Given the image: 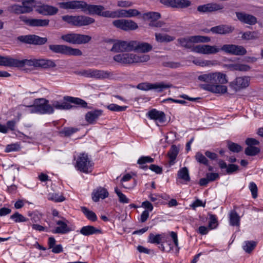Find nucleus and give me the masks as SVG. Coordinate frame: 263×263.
Instances as JSON below:
<instances>
[{
    "instance_id": "1",
    "label": "nucleus",
    "mask_w": 263,
    "mask_h": 263,
    "mask_svg": "<svg viewBox=\"0 0 263 263\" xmlns=\"http://www.w3.org/2000/svg\"><path fill=\"white\" fill-rule=\"evenodd\" d=\"M60 8L64 9H81L90 14L101 15L105 8L102 5H89L84 1H71L58 3Z\"/></svg>"
},
{
    "instance_id": "2",
    "label": "nucleus",
    "mask_w": 263,
    "mask_h": 263,
    "mask_svg": "<svg viewBox=\"0 0 263 263\" xmlns=\"http://www.w3.org/2000/svg\"><path fill=\"white\" fill-rule=\"evenodd\" d=\"M210 41L211 38L210 37L202 35L189 36L186 37H181L177 40L180 46L190 49L191 51L196 53L198 45H195V44L208 43L210 42Z\"/></svg>"
},
{
    "instance_id": "3",
    "label": "nucleus",
    "mask_w": 263,
    "mask_h": 263,
    "mask_svg": "<svg viewBox=\"0 0 263 263\" xmlns=\"http://www.w3.org/2000/svg\"><path fill=\"white\" fill-rule=\"evenodd\" d=\"M64 101L61 102L58 101H54L52 102V106L53 108H55L59 110H68L72 108L73 106L68 103H72L75 104L79 105L82 107L86 108L87 107V103L84 100L79 98H74L70 96H65L63 98Z\"/></svg>"
},
{
    "instance_id": "4",
    "label": "nucleus",
    "mask_w": 263,
    "mask_h": 263,
    "mask_svg": "<svg viewBox=\"0 0 263 263\" xmlns=\"http://www.w3.org/2000/svg\"><path fill=\"white\" fill-rule=\"evenodd\" d=\"M62 18L68 24L77 27L88 26L95 22L93 18L84 15L75 16L66 15L63 16Z\"/></svg>"
},
{
    "instance_id": "5",
    "label": "nucleus",
    "mask_w": 263,
    "mask_h": 263,
    "mask_svg": "<svg viewBox=\"0 0 263 263\" xmlns=\"http://www.w3.org/2000/svg\"><path fill=\"white\" fill-rule=\"evenodd\" d=\"M198 79L208 84H224L228 82L227 75L220 72L202 74L198 76Z\"/></svg>"
},
{
    "instance_id": "6",
    "label": "nucleus",
    "mask_w": 263,
    "mask_h": 263,
    "mask_svg": "<svg viewBox=\"0 0 263 263\" xmlns=\"http://www.w3.org/2000/svg\"><path fill=\"white\" fill-rule=\"evenodd\" d=\"M49 48L52 52L55 53L74 56L82 55V52L80 49L72 48L64 45L51 44L49 45Z\"/></svg>"
},
{
    "instance_id": "7",
    "label": "nucleus",
    "mask_w": 263,
    "mask_h": 263,
    "mask_svg": "<svg viewBox=\"0 0 263 263\" xmlns=\"http://www.w3.org/2000/svg\"><path fill=\"white\" fill-rule=\"evenodd\" d=\"M173 87V85L170 83H166L164 82L160 83H151L148 82H143L139 83L137 88L140 90L144 91H148L155 90L158 92H161L163 89Z\"/></svg>"
},
{
    "instance_id": "8",
    "label": "nucleus",
    "mask_w": 263,
    "mask_h": 263,
    "mask_svg": "<svg viewBox=\"0 0 263 263\" xmlns=\"http://www.w3.org/2000/svg\"><path fill=\"white\" fill-rule=\"evenodd\" d=\"M76 167L78 170L85 173L91 172L92 163L87 154L82 153L77 158Z\"/></svg>"
},
{
    "instance_id": "9",
    "label": "nucleus",
    "mask_w": 263,
    "mask_h": 263,
    "mask_svg": "<svg viewBox=\"0 0 263 263\" xmlns=\"http://www.w3.org/2000/svg\"><path fill=\"white\" fill-rule=\"evenodd\" d=\"M19 41L28 44L42 45L47 42V37H42L35 34L21 35L17 37Z\"/></svg>"
},
{
    "instance_id": "10",
    "label": "nucleus",
    "mask_w": 263,
    "mask_h": 263,
    "mask_svg": "<svg viewBox=\"0 0 263 263\" xmlns=\"http://www.w3.org/2000/svg\"><path fill=\"white\" fill-rule=\"evenodd\" d=\"M220 49V51L232 55H243L247 53V50L243 46L234 44H224Z\"/></svg>"
},
{
    "instance_id": "11",
    "label": "nucleus",
    "mask_w": 263,
    "mask_h": 263,
    "mask_svg": "<svg viewBox=\"0 0 263 263\" xmlns=\"http://www.w3.org/2000/svg\"><path fill=\"white\" fill-rule=\"evenodd\" d=\"M39 114H52L54 112L53 107L49 104V101L44 98L36 99L34 100Z\"/></svg>"
},
{
    "instance_id": "12",
    "label": "nucleus",
    "mask_w": 263,
    "mask_h": 263,
    "mask_svg": "<svg viewBox=\"0 0 263 263\" xmlns=\"http://www.w3.org/2000/svg\"><path fill=\"white\" fill-rule=\"evenodd\" d=\"M116 27L124 31L134 30L138 28V26L134 21L130 20H117L112 22Z\"/></svg>"
},
{
    "instance_id": "13",
    "label": "nucleus",
    "mask_w": 263,
    "mask_h": 263,
    "mask_svg": "<svg viewBox=\"0 0 263 263\" xmlns=\"http://www.w3.org/2000/svg\"><path fill=\"white\" fill-rule=\"evenodd\" d=\"M250 81L249 77H239L236 78L233 81L230 83V87L235 91H239L241 89L248 87Z\"/></svg>"
},
{
    "instance_id": "14",
    "label": "nucleus",
    "mask_w": 263,
    "mask_h": 263,
    "mask_svg": "<svg viewBox=\"0 0 263 263\" xmlns=\"http://www.w3.org/2000/svg\"><path fill=\"white\" fill-rule=\"evenodd\" d=\"M19 18L25 24L31 27H46L49 23L48 19L29 18L25 15H21Z\"/></svg>"
},
{
    "instance_id": "15",
    "label": "nucleus",
    "mask_w": 263,
    "mask_h": 263,
    "mask_svg": "<svg viewBox=\"0 0 263 263\" xmlns=\"http://www.w3.org/2000/svg\"><path fill=\"white\" fill-rule=\"evenodd\" d=\"M110 51L115 53L132 51V41H118L114 43Z\"/></svg>"
},
{
    "instance_id": "16",
    "label": "nucleus",
    "mask_w": 263,
    "mask_h": 263,
    "mask_svg": "<svg viewBox=\"0 0 263 263\" xmlns=\"http://www.w3.org/2000/svg\"><path fill=\"white\" fill-rule=\"evenodd\" d=\"M223 9V6L222 5L216 3H211L199 5L197 8V11L200 13H212L220 11Z\"/></svg>"
},
{
    "instance_id": "17",
    "label": "nucleus",
    "mask_w": 263,
    "mask_h": 263,
    "mask_svg": "<svg viewBox=\"0 0 263 263\" xmlns=\"http://www.w3.org/2000/svg\"><path fill=\"white\" fill-rule=\"evenodd\" d=\"M152 48V46L148 43L132 41V51L146 53L151 51Z\"/></svg>"
},
{
    "instance_id": "18",
    "label": "nucleus",
    "mask_w": 263,
    "mask_h": 263,
    "mask_svg": "<svg viewBox=\"0 0 263 263\" xmlns=\"http://www.w3.org/2000/svg\"><path fill=\"white\" fill-rule=\"evenodd\" d=\"M197 53L203 54H214L220 51V49L216 45H198Z\"/></svg>"
},
{
    "instance_id": "19",
    "label": "nucleus",
    "mask_w": 263,
    "mask_h": 263,
    "mask_svg": "<svg viewBox=\"0 0 263 263\" xmlns=\"http://www.w3.org/2000/svg\"><path fill=\"white\" fill-rule=\"evenodd\" d=\"M236 15L238 20L244 24L254 25L257 22V18L250 14L241 12H236Z\"/></svg>"
},
{
    "instance_id": "20",
    "label": "nucleus",
    "mask_w": 263,
    "mask_h": 263,
    "mask_svg": "<svg viewBox=\"0 0 263 263\" xmlns=\"http://www.w3.org/2000/svg\"><path fill=\"white\" fill-rule=\"evenodd\" d=\"M36 11L39 14L44 15H53L58 12V9L54 6L42 5L36 7Z\"/></svg>"
},
{
    "instance_id": "21",
    "label": "nucleus",
    "mask_w": 263,
    "mask_h": 263,
    "mask_svg": "<svg viewBox=\"0 0 263 263\" xmlns=\"http://www.w3.org/2000/svg\"><path fill=\"white\" fill-rule=\"evenodd\" d=\"M220 84H203L201 85V87L213 93L223 94L227 92V86Z\"/></svg>"
},
{
    "instance_id": "22",
    "label": "nucleus",
    "mask_w": 263,
    "mask_h": 263,
    "mask_svg": "<svg viewBox=\"0 0 263 263\" xmlns=\"http://www.w3.org/2000/svg\"><path fill=\"white\" fill-rule=\"evenodd\" d=\"M36 59H24L23 60H19L17 59L11 58V65L10 67H22L25 65L31 66H33L36 67Z\"/></svg>"
},
{
    "instance_id": "23",
    "label": "nucleus",
    "mask_w": 263,
    "mask_h": 263,
    "mask_svg": "<svg viewBox=\"0 0 263 263\" xmlns=\"http://www.w3.org/2000/svg\"><path fill=\"white\" fill-rule=\"evenodd\" d=\"M234 27L228 25H220L213 27L210 29V31L214 33L225 34L232 32Z\"/></svg>"
},
{
    "instance_id": "24",
    "label": "nucleus",
    "mask_w": 263,
    "mask_h": 263,
    "mask_svg": "<svg viewBox=\"0 0 263 263\" xmlns=\"http://www.w3.org/2000/svg\"><path fill=\"white\" fill-rule=\"evenodd\" d=\"M114 61L123 65L132 64V53H123L115 55L113 57Z\"/></svg>"
},
{
    "instance_id": "25",
    "label": "nucleus",
    "mask_w": 263,
    "mask_h": 263,
    "mask_svg": "<svg viewBox=\"0 0 263 263\" xmlns=\"http://www.w3.org/2000/svg\"><path fill=\"white\" fill-rule=\"evenodd\" d=\"M113 76L112 72L98 69H90V78L98 79H108Z\"/></svg>"
},
{
    "instance_id": "26",
    "label": "nucleus",
    "mask_w": 263,
    "mask_h": 263,
    "mask_svg": "<svg viewBox=\"0 0 263 263\" xmlns=\"http://www.w3.org/2000/svg\"><path fill=\"white\" fill-rule=\"evenodd\" d=\"M167 238L165 234L154 235L151 233L148 236V241L151 243L160 244L166 242Z\"/></svg>"
},
{
    "instance_id": "27",
    "label": "nucleus",
    "mask_w": 263,
    "mask_h": 263,
    "mask_svg": "<svg viewBox=\"0 0 263 263\" xmlns=\"http://www.w3.org/2000/svg\"><path fill=\"white\" fill-rule=\"evenodd\" d=\"M56 66L55 62L49 59H36V67H40L44 69L53 68Z\"/></svg>"
},
{
    "instance_id": "28",
    "label": "nucleus",
    "mask_w": 263,
    "mask_h": 263,
    "mask_svg": "<svg viewBox=\"0 0 263 263\" xmlns=\"http://www.w3.org/2000/svg\"><path fill=\"white\" fill-rule=\"evenodd\" d=\"M26 7V8H24L23 7L22 5L21 6L17 4H13L8 8V10L9 12L16 14L30 13L31 9L28 7Z\"/></svg>"
},
{
    "instance_id": "29",
    "label": "nucleus",
    "mask_w": 263,
    "mask_h": 263,
    "mask_svg": "<svg viewBox=\"0 0 263 263\" xmlns=\"http://www.w3.org/2000/svg\"><path fill=\"white\" fill-rule=\"evenodd\" d=\"M80 232L81 234L85 236H88L97 234H102V233L101 229H97L92 226L83 227L81 229Z\"/></svg>"
},
{
    "instance_id": "30",
    "label": "nucleus",
    "mask_w": 263,
    "mask_h": 263,
    "mask_svg": "<svg viewBox=\"0 0 263 263\" xmlns=\"http://www.w3.org/2000/svg\"><path fill=\"white\" fill-rule=\"evenodd\" d=\"M92 200L95 202H97L100 198L105 199L108 196V192L103 187H100L96 191L93 192L92 195Z\"/></svg>"
},
{
    "instance_id": "31",
    "label": "nucleus",
    "mask_w": 263,
    "mask_h": 263,
    "mask_svg": "<svg viewBox=\"0 0 263 263\" xmlns=\"http://www.w3.org/2000/svg\"><path fill=\"white\" fill-rule=\"evenodd\" d=\"M57 224L58 226L52 232L55 234H66L70 231V228L67 226V223L62 220L57 221Z\"/></svg>"
},
{
    "instance_id": "32",
    "label": "nucleus",
    "mask_w": 263,
    "mask_h": 263,
    "mask_svg": "<svg viewBox=\"0 0 263 263\" xmlns=\"http://www.w3.org/2000/svg\"><path fill=\"white\" fill-rule=\"evenodd\" d=\"M148 115L151 119L158 120L160 122L165 121V116L163 112L153 109L148 112Z\"/></svg>"
},
{
    "instance_id": "33",
    "label": "nucleus",
    "mask_w": 263,
    "mask_h": 263,
    "mask_svg": "<svg viewBox=\"0 0 263 263\" xmlns=\"http://www.w3.org/2000/svg\"><path fill=\"white\" fill-rule=\"evenodd\" d=\"M101 110H95L88 112L85 115V119L90 124H93L98 117L102 115Z\"/></svg>"
},
{
    "instance_id": "34",
    "label": "nucleus",
    "mask_w": 263,
    "mask_h": 263,
    "mask_svg": "<svg viewBox=\"0 0 263 263\" xmlns=\"http://www.w3.org/2000/svg\"><path fill=\"white\" fill-rule=\"evenodd\" d=\"M193 63L196 65L201 67H211L216 65L218 63L216 60H206L200 59L193 60Z\"/></svg>"
},
{
    "instance_id": "35",
    "label": "nucleus",
    "mask_w": 263,
    "mask_h": 263,
    "mask_svg": "<svg viewBox=\"0 0 263 263\" xmlns=\"http://www.w3.org/2000/svg\"><path fill=\"white\" fill-rule=\"evenodd\" d=\"M150 57L147 54H137L132 53V64L138 63H144L148 61Z\"/></svg>"
},
{
    "instance_id": "36",
    "label": "nucleus",
    "mask_w": 263,
    "mask_h": 263,
    "mask_svg": "<svg viewBox=\"0 0 263 263\" xmlns=\"http://www.w3.org/2000/svg\"><path fill=\"white\" fill-rule=\"evenodd\" d=\"M179 148L176 145H172L167 153V156L170 160V164H173L179 153Z\"/></svg>"
},
{
    "instance_id": "37",
    "label": "nucleus",
    "mask_w": 263,
    "mask_h": 263,
    "mask_svg": "<svg viewBox=\"0 0 263 263\" xmlns=\"http://www.w3.org/2000/svg\"><path fill=\"white\" fill-rule=\"evenodd\" d=\"M226 67L230 70L247 71L250 69V67L249 65L239 63L228 64L226 65Z\"/></svg>"
},
{
    "instance_id": "38",
    "label": "nucleus",
    "mask_w": 263,
    "mask_h": 263,
    "mask_svg": "<svg viewBox=\"0 0 263 263\" xmlns=\"http://www.w3.org/2000/svg\"><path fill=\"white\" fill-rule=\"evenodd\" d=\"M192 5L191 2L189 0H173L172 8H186Z\"/></svg>"
},
{
    "instance_id": "39",
    "label": "nucleus",
    "mask_w": 263,
    "mask_h": 263,
    "mask_svg": "<svg viewBox=\"0 0 263 263\" xmlns=\"http://www.w3.org/2000/svg\"><path fill=\"white\" fill-rule=\"evenodd\" d=\"M230 223L233 226H239L240 217L235 211H232L229 214Z\"/></svg>"
},
{
    "instance_id": "40",
    "label": "nucleus",
    "mask_w": 263,
    "mask_h": 263,
    "mask_svg": "<svg viewBox=\"0 0 263 263\" xmlns=\"http://www.w3.org/2000/svg\"><path fill=\"white\" fill-rule=\"evenodd\" d=\"M76 44H86L90 41L91 37L88 35L76 33Z\"/></svg>"
},
{
    "instance_id": "41",
    "label": "nucleus",
    "mask_w": 263,
    "mask_h": 263,
    "mask_svg": "<svg viewBox=\"0 0 263 263\" xmlns=\"http://www.w3.org/2000/svg\"><path fill=\"white\" fill-rule=\"evenodd\" d=\"M156 40L160 43L170 42L174 40V37L167 34L163 35L161 33H155Z\"/></svg>"
},
{
    "instance_id": "42",
    "label": "nucleus",
    "mask_w": 263,
    "mask_h": 263,
    "mask_svg": "<svg viewBox=\"0 0 263 263\" xmlns=\"http://www.w3.org/2000/svg\"><path fill=\"white\" fill-rule=\"evenodd\" d=\"M177 175L179 178L182 179L185 182H189L190 180L189 171L186 167L181 168L178 172Z\"/></svg>"
},
{
    "instance_id": "43",
    "label": "nucleus",
    "mask_w": 263,
    "mask_h": 263,
    "mask_svg": "<svg viewBox=\"0 0 263 263\" xmlns=\"http://www.w3.org/2000/svg\"><path fill=\"white\" fill-rule=\"evenodd\" d=\"M144 20L151 21H157L161 17L160 13L156 12H149L143 14Z\"/></svg>"
},
{
    "instance_id": "44",
    "label": "nucleus",
    "mask_w": 263,
    "mask_h": 263,
    "mask_svg": "<svg viewBox=\"0 0 263 263\" xmlns=\"http://www.w3.org/2000/svg\"><path fill=\"white\" fill-rule=\"evenodd\" d=\"M81 210L89 220L92 221L97 220V217L96 214L93 212L90 211L85 206L81 207Z\"/></svg>"
},
{
    "instance_id": "45",
    "label": "nucleus",
    "mask_w": 263,
    "mask_h": 263,
    "mask_svg": "<svg viewBox=\"0 0 263 263\" xmlns=\"http://www.w3.org/2000/svg\"><path fill=\"white\" fill-rule=\"evenodd\" d=\"M154 159L151 157L149 156H142L138 160V164L141 165L140 168L142 169L147 168V166L146 165H143V164L146 163H152L153 162Z\"/></svg>"
},
{
    "instance_id": "46",
    "label": "nucleus",
    "mask_w": 263,
    "mask_h": 263,
    "mask_svg": "<svg viewBox=\"0 0 263 263\" xmlns=\"http://www.w3.org/2000/svg\"><path fill=\"white\" fill-rule=\"evenodd\" d=\"M77 131L78 129L74 127H64L63 129H62L61 131L59 132V134L61 136L69 137L72 134L77 132Z\"/></svg>"
},
{
    "instance_id": "47",
    "label": "nucleus",
    "mask_w": 263,
    "mask_h": 263,
    "mask_svg": "<svg viewBox=\"0 0 263 263\" xmlns=\"http://www.w3.org/2000/svg\"><path fill=\"white\" fill-rule=\"evenodd\" d=\"M260 148L256 146H248L245 151L246 155L249 156H254L257 155L260 153Z\"/></svg>"
},
{
    "instance_id": "48",
    "label": "nucleus",
    "mask_w": 263,
    "mask_h": 263,
    "mask_svg": "<svg viewBox=\"0 0 263 263\" xmlns=\"http://www.w3.org/2000/svg\"><path fill=\"white\" fill-rule=\"evenodd\" d=\"M256 246V242L254 241H246L244 242L243 249L246 252L250 253L254 249Z\"/></svg>"
},
{
    "instance_id": "49",
    "label": "nucleus",
    "mask_w": 263,
    "mask_h": 263,
    "mask_svg": "<svg viewBox=\"0 0 263 263\" xmlns=\"http://www.w3.org/2000/svg\"><path fill=\"white\" fill-rule=\"evenodd\" d=\"M242 39L246 40H250L257 39L258 33L255 31H247L242 33Z\"/></svg>"
},
{
    "instance_id": "50",
    "label": "nucleus",
    "mask_w": 263,
    "mask_h": 263,
    "mask_svg": "<svg viewBox=\"0 0 263 263\" xmlns=\"http://www.w3.org/2000/svg\"><path fill=\"white\" fill-rule=\"evenodd\" d=\"M15 222H22L27 221L28 219L25 218L23 215L16 212L10 216Z\"/></svg>"
},
{
    "instance_id": "51",
    "label": "nucleus",
    "mask_w": 263,
    "mask_h": 263,
    "mask_svg": "<svg viewBox=\"0 0 263 263\" xmlns=\"http://www.w3.org/2000/svg\"><path fill=\"white\" fill-rule=\"evenodd\" d=\"M76 33H70L63 35L61 39L66 42L69 43L76 44Z\"/></svg>"
},
{
    "instance_id": "52",
    "label": "nucleus",
    "mask_w": 263,
    "mask_h": 263,
    "mask_svg": "<svg viewBox=\"0 0 263 263\" xmlns=\"http://www.w3.org/2000/svg\"><path fill=\"white\" fill-rule=\"evenodd\" d=\"M107 108L112 111H123L126 109L127 106H121L115 104H110L107 106Z\"/></svg>"
},
{
    "instance_id": "53",
    "label": "nucleus",
    "mask_w": 263,
    "mask_h": 263,
    "mask_svg": "<svg viewBox=\"0 0 263 263\" xmlns=\"http://www.w3.org/2000/svg\"><path fill=\"white\" fill-rule=\"evenodd\" d=\"M228 145L229 149L234 153H239L242 150V147L235 143L230 142L228 143Z\"/></svg>"
},
{
    "instance_id": "54",
    "label": "nucleus",
    "mask_w": 263,
    "mask_h": 263,
    "mask_svg": "<svg viewBox=\"0 0 263 263\" xmlns=\"http://www.w3.org/2000/svg\"><path fill=\"white\" fill-rule=\"evenodd\" d=\"M115 191L117 195H118L119 197V200L120 202L123 203H128L129 200L126 197V196L122 193L118 189V187H115Z\"/></svg>"
},
{
    "instance_id": "55",
    "label": "nucleus",
    "mask_w": 263,
    "mask_h": 263,
    "mask_svg": "<svg viewBox=\"0 0 263 263\" xmlns=\"http://www.w3.org/2000/svg\"><path fill=\"white\" fill-rule=\"evenodd\" d=\"M48 199L55 202H62L65 199L63 195L57 193L49 194Z\"/></svg>"
},
{
    "instance_id": "56",
    "label": "nucleus",
    "mask_w": 263,
    "mask_h": 263,
    "mask_svg": "<svg viewBox=\"0 0 263 263\" xmlns=\"http://www.w3.org/2000/svg\"><path fill=\"white\" fill-rule=\"evenodd\" d=\"M28 215L30 217V219L33 223L38 222L40 221L42 215L36 212L28 213Z\"/></svg>"
},
{
    "instance_id": "57",
    "label": "nucleus",
    "mask_w": 263,
    "mask_h": 263,
    "mask_svg": "<svg viewBox=\"0 0 263 263\" xmlns=\"http://www.w3.org/2000/svg\"><path fill=\"white\" fill-rule=\"evenodd\" d=\"M209 227L211 229L215 228L217 226V220L215 215L210 214L209 215Z\"/></svg>"
},
{
    "instance_id": "58",
    "label": "nucleus",
    "mask_w": 263,
    "mask_h": 263,
    "mask_svg": "<svg viewBox=\"0 0 263 263\" xmlns=\"http://www.w3.org/2000/svg\"><path fill=\"white\" fill-rule=\"evenodd\" d=\"M20 149V145L17 143H13L7 145L5 152L9 153L11 152L18 151Z\"/></svg>"
},
{
    "instance_id": "59",
    "label": "nucleus",
    "mask_w": 263,
    "mask_h": 263,
    "mask_svg": "<svg viewBox=\"0 0 263 263\" xmlns=\"http://www.w3.org/2000/svg\"><path fill=\"white\" fill-rule=\"evenodd\" d=\"M11 57H3L0 55V65L4 66L10 67Z\"/></svg>"
},
{
    "instance_id": "60",
    "label": "nucleus",
    "mask_w": 263,
    "mask_h": 263,
    "mask_svg": "<svg viewBox=\"0 0 263 263\" xmlns=\"http://www.w3.org/2000/svg\"><path fill=\"white\" fill-rule=\"evenodd\" d=\"M196 160L200 163H202L205 165L208 164V160L206 157L201 153L198 152L195 155Z\"/></svg>"
},
{
    "instance_id": "61",
    "label": "nucleus",
    "mask_w": 263,
    "mask_h": 263,
    "mask_svg": "<svg viewBox=\"0 0 263 263\" xmlns=\"http://www.w3.org/2000/svg\"><path fill=\"white\" fill-rule=\"evenodd\" d=\"M249 189L251 192L252 196L253 198L257 197L258 189L256 184L254 182H251L249 184Z\"/></svg>"
},
{
    "instance_id": "62",
    "label": "nucleus",
    "mask_w": 263,
    "mask_h": 263,
    "mask_svg": "<svg viewBox=\"0 0 263 263\" xmlns=\"http://www.w3.org/2000/svg\"><path fill=\"white\" fill-rule=\"evenodd\" d=\"M165 23L161 21H151L149 26L152 27L161 28L165 25Z\"/></svg>"
},
{
    "instance_id": "63",
    "label": "nucleus",
    "mask_w": 263,
    "mask_h": 263,
    "mask_svg": "<svg viewBox=\"0 0 263 263\" xmlns=\"http://www.w3.org/2000/svg\"><path fill=\"white\" fill-rule=\"evenodd\" d=\"M134 3L129 1H119L117 2V6L119 7L127 8L132 7Z\"/></svg>"
},
{
    "instance_id": "64",
    "label": "nucleus",
    "mask_w": 263,
    "mask_h": 263,
    "mask_svg": "<svg viewBox=\"0 0 263 263\" xmlns=\"http://www.w3.org/2000/svg\"><path fill=\"white\" fill-rule=\"evenodd\" d=\"M245 142L248 146H255V145L259 144V141L252 138H248L246 139Z\"/></svg>"
}]
</instances>
